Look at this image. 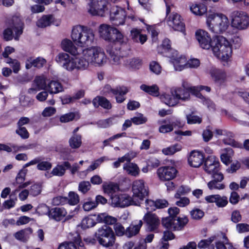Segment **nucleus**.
Wrapping results in <instances>:
<instances>
[{
  "label": "nucleus",
  "instance_id": "38",
  "mask_svg": "<svg viewBox=\"0 0 249 249\" xmlns=\"http://www.w3.org/2000/svg\"><path fill=\"white\" fill-rule=\"evenodd\" d=\"M47 90L51 94H56L63 91V87L58 81H52L48 84Z\"/></svg>",
  "mask_w": 249,
  "mask_h": 249
},
{
  "label": "nucleus",
  "instance_id": "34",
  "mask_svg": "<svg viewBox=\"0 0 249 249\" xmlns=\"http://www.w3.org/2000/svg\"><path fill=\"white\" fill-rule=\"evenodd\" d=\"M188 90L193 94L201 99L204 98L205 97H203V96L200 93V91L204 90L207 92H210L211 89L210 87L200 85L197 86L191 87L188 89Z\"/></svg>",
  "mask_w": 249,
  "mask_h": 249
},
{
  "label": "nucleus",
  "instance_id": "59",
  "mask_svg": "<svg viewBox=\"0 0 249 249\" xmlns=\"http://www.w3.org/2000/svg\"><path fill=\"white\" fill-rule=\"evenodd\" d=\"M190 192L191 189L188 186L182 185L178 188L175 197L177 198H179L181 195H185Z\"/></svg>",
  "mask_w": 249,
  "mask_h": 249
},
{
  "label": "nucleus",
  "instance_id": "8",
  "mask_svg": "<svg viewBox=\"0 0 249 249\" xmlns=\"http://www.w3.org/2000/svg\"><path fill=\"white\" fill-rule=\"evenodd\" d=\"M126 15H127L128 18H130L132 20H137L133 11L130 14H126L123 9L117 6L111 8L110 11L109 19L114 26L122 25L124 23Z\"/></svg>",
  "mask_w": 249,
  "mask_h": 249
},
{
  "label": "nucleus",
  "instance_id": "7",
  "mask_svg": "<svg viewBox=\"0 0 249 249\" xmlns=\"http://www.w3.org/2000/svg\"><path fill=\"white\" fill-rule=\"evenodd\" d=\"M162 102L169 106H174L179 101H188L190 99L189 92L181 88H172L170 92L165 93L160 96Z\"/></svg>",
  "mask_w": 249,
  "mask_h": 249
},
{
  "label": "nucleus",
  "instance_id": "47",
  "mask_svg": "<svg viewBox=\"0 0 249 249\" xmlns=\"http://www.w3.org/2000/svg\"><path fill=\"white\" fill-rule=\"evenodd\" d=\"M233 154V152L231 148L225 149L220 156L222 162L226 165L229 164Z\"/></svg>",
  "mask_w": 249,
  "mask_h": 249
},
{
  "label": "nucleus",
  "instance_id": "29",
  "mask_svg": "<svg viewBox=\"0 0 249 249\" xmlns=\"http://www.w3.org/2000/svg\"><path fill=\"white\" fill-rule=\"evenodd\" d=\"M46 63V60L41 57H38L36 59L32 57L28 58L25 63V67L26 69H30L32 67L38 68H41Z\"/></svg>",
  "mask_w": 249,
  "mask_h": 249
},
{
  "label": "nucleus",
  "instance_id": "62",
  "mask_svg": "<svg viewBox=\"0 0 249 249\" xmlns=\"http://www.w3.org/2000/svg\"><path fill=\"white\" fill-rule=\"evenodd\" d=\"M64 165L66 168L70 169L71 173L72 175L79 172L78 170L80 169V166L77 163H74L71 166L70 163L68 161H65L64 162Z\"/></svg>",
  "mask_w": 249,
  "mask_h": 249
},
{
  "label": "nucleus",
  "instance_id": "46",
  "mask_svg": "<svg viewBox=\"0 0 249 249\" xmlns=\"http://www.w3.org/2000/svg\"><path fill=\"white\" fill-rule=\"evenodd\" d=\"M182 146L180 144H175L171 146L162 149V152L165 155H172L175 153L180 151L182 149Z\"/></svg>",
  "mask_w": 249,
  "mask_h": 249
},
{
  "label": "nucleus",
  "instance_id": "10",
  "mask_svg": "<svg viewBox=\"0 0 249 249\" xmlns=\"http://www.w3.org/2000/svg\"><path fill=\"white\" fill-rule=\"evenodd\" d=\"M204 171L212 175L218 176V180H223V175L220 172V162L218 159L213 155L208 156L204 161Z\"/></svg>",
  "mask_w": 249,
  "mask_h": 249
},
{
  "label": "nucleus",
  "instance_id": "41",
  "mask_svg": "<svg viewBox=\"0 0 249 249\" xmlns=\"http://www.w3.org/2000/svg\"><path fill=\"white\" fill-rule=\"evenodd\" d=\"M32 233V230L31 228L25 229L17 232L15 234V238L22 242H25L29 238L30 235Z\"/></svg>",
  "mask_w": 249,
  "mask_h": 249
},
{
  "label": "nucleus",
  "instance_id": "57",
  "mask_svg": "<svg viewBox=\"0 0 249 249\" xmlns=\"http://www.w3.org/2000/svg\"><path fill=\"white\" fill-rule=\"evenodd\" d=\"M90 187L91 185L89 181H83L80 182L79 184L78 190L82 193L85 194L90 190Z\"/></svg>",
  "mask_w": 249,
  "mask_h": 249
},
{
  "label": "nucleus",
  "instance_id": "64",
  "mask_svg": "<svg viewBox=\"0 0 249 249\" xmlns=\"http://www.w3.org/2000/svg\"><path fill=\"white\" fill-rule=\"evenodd\" d=\"M232 45L235 49H239L242 45L243 40L242 37L239 36H234L232 38Z\"/></svg>",
  "mask_w": 249,
  "mask_h": 249
},
{
  "label": "nucleus",
  "instance_id": "1",
  "mask_svg": "<svg viewBox=\"0 0 249 249\" xmlns=\"http://www.w3.org/2000/svg\"><path fill=\"white\" fill-rule=\"evenodd\" d=\"M55 61L66 71L72 72L86 70L89 65L102 66L106 63L107 57L103 49L95 46L82 49L78 56L71 57L66 53H59Z\"/></svg>",
  "mask_w": 249,
  "mask_h": 249
},
{
  "label": "nucleus",
  "instance_id": "45",
  "mask_svg": "<svg viewBox=\"0 0 249 249\" xmlns=\"http://www.w3.org/2000/svg\"><path fill=\"white\" fill-rule=\"evenodd\" d=\"M99 243L105 247H109L113 246L115 242V236L114 233L109 236L104 237L98 240Z\"/></svg>",
  "mask_w": 249,
  "mask_h": 249
},
{
  "label": "nucleus",
  "instance_id": "53",
  "mask_svg": "<svg viewBox=\"0 0 249 249\" xmlns=\"http://www.w3.org/2000/svg\"><path fill=\"white\" fill-rule=\"evenodd\" d=\"M115 123V118L110 117L105 120H100L98 122L97 124L101 128H107L112 125Z\"/></svg>",
  "mask_w": 249,
  "mask_h": 249
},
{
  "label": "nucleus",
  "instance_id": "48",
  "mask_svg": "<svg viewBox=\"0 0 249 249\" xmlns=\"http://www.w3.org/2000/svg\"><path fill=\"white\" fill-rule=\"evenodd\" d=\"M140 89L145 92L152 95L157 96L159 94V88L156 85L149 86L142 84L141 86Z\"/></svg>",
  "mask_w": 249,
  "mask_h": 249
},
{
  "label": "nucleus",
  "instance_id": "60",
  "mask_svg": "<svg viewBox=\"0 0 249 249\" xmlns=\"http://www.w3.org/2000/svg\"><path fill=\"white\" fill-rule=\"evenodd\" d=\"M228 203V198L225 196H221L217 195L215 204L218 207H224Z\"/></svg>",
  "mask_w": 249,
  "mask_h": 249
},
{
  "label": "nucleus",
  "instance_id": "26",
  "mask_svg": "<svg viewBox=\"0 0 249 249\" xmlns=\"http://www.w3.org/2000/svg\"><path fill=\"white\" fill-rule=\"evenodd\" d=\"M192 13L196 16H202L207 13V6L200 2H191L189 5Z\"/></svg>",
  "mask_w": 249,
  "mask_h": 249
},
{
  "label": "nucleus",
  "instance_id": "63",
  "mask_svg": "<svg viewBox=\"0 0 249 249\" xmlns=\"http://www.w3.org/2000/svg\"><path fill=\"white\" fill-rule=\"evenodd\" d=\"M150 71L156 74H159L161 71V67L156 61H152L149 65Z\"/></svg>",
  "mask_w": 249,
  "mask_h": 249
},
{
  "label": "nucleus",
  "instance_id": "44",
  "mask_svg": "<svg viewBox=\"0 0 249 249\" xmlns=\"http://www.w3.org/2000/svg\"><path fill=\"white\" fill-rule=\"evenodd\" d=\"M142 64V61L139 58H125L124 65L132 69H139Z\"/></svg>",
  "mask_w": 249,
  "mask_h": 249
},
{
  "label": "nucleus",
  "instance_id": "11",
  "mask_svg": "<svg viewBox=\"0 0 249 249\" xmlns=\"http://www.w3.org/2000/svg\"><path fill=\"white\" fill-rule=\"evenodd\" d=\"M231 25L238 30H243L249 26V16L243 11H236L231 15Z\"/></svg>",
  "mask_w": 249,
  "mask_h": 249
},
{
  "label": "nucleus",
  "instance_id": "58",
  "mask_svg": "<svg viewBox=\"0 0 249 249\" xmlns=\"http://www.w3.org/2000/svg\"><path fill=\"white\" fill-rule=\"evenodd\" d=\"M113 229L117 236H122L125 235L126 229L120 223H117L114 224Z\"/></svg>",
  "mask_w": 249,
  "mask_h": 249
},
{
  "label": "nucleus",
  "instance_id": "14",
  "mask_svg": "<svg viewBox=\"0 0 249 249\" xmlns=\"http://www.w3.org/2000/svg\"><path fill=\"white\" fill-rule=\"evenodd\" d=\"M171 8L167 13L166 9V18L165 20L167 25L175 31L182 32L185 28V25L181 16L176 12L171 13Z\"/></svg>",
  "mask_w": 249,
  "mask_h": 249
},
{
  "label": "nucleus",
  "instance_id": "40",
  "mask_svg": "<svg viewBox=\"0 0 249 249\" xmlns=\"http://www.w3.org/2000/svg\"><path fill=\"white\" fill-rule=\"evenodd\" d=\"M102 187L105 193L111 194V196L116 194V193L120 189L119 185L113 182L104 183Z\"/></svg>",
  "mask_w": 249,
  "mask_h": 249
},
{
  "label": "nucleus",
  "instance_id": "37",
  "mask_svg": "<svg viewBox=\"0 0 249 249\" xmlns=\"http://www.w3.org/2000/svg\"><path fill=\"white\" fill-rule=\"evenodd\" d=\"M114 233L112 229L107 225H104L99 228L95 233L97 240L106 237Z\"/></svg>",
  "mask_w": 249,
  "mask_h": 249
},
{
  "label": "nucleus",
  "instance_id": "56",
  "mask_svg": "<svg viewBox=\"0 0 249 249\" xmlns=\"http://www.w3.org/2000/svg\"><path fill=\"white\" fill-rule=\"evenodd\" d=\"M108 159L105 157H102L94 160L92 162L90 165L88 167V170L91 171L97 169L105 160Z\"/></svg>",
  "mask_w": 249,
  "mask_h": 249
},
{
  "label": "nucleus",
  "instance_id": "18",
  "mask_svg": "<svg viewBox=\"0 0 249 249\" xmlns=\"http://www.w3.org/2000/svg\"><path fill=\"white\" fill-rule=\"evenodd\" d=\"M159 123L160 124L159 131L161 133L171 132L174 128L180 127L183 126L179 120L174 119L173 118L159 121Z\"/></svg>",
  "mask_w": 249,
  "mask_h": 249
},
{
  "label": "nucleus",
  "instance_id": "28",
  "mask_svg": "<svg viewBox=\"0 0 249 249\" xmlns=\"http://www.w3.org/2000/svg\"><path fill=\"white\" fill-rule=\"evenodd\" d=\"M107 52L110 56V62L112 65H119L122 62H124L123 64H124V60H125V58H124L121 55L120 50H115L113 49L111 50L107 49Z\"/></svg>",
  "mask_w": 249,
  "mask_h": 249
},
{
  "label": "nucleus",
  "instance_id": "19",
  "mask_svg": "<svg viewBox=\"0 0 249 249\" xmlns=\"http://www.w3.org/2000/svg\"><path fill=\"white\" fill-rule=\"evenodd\" d=\"M177 170L173 166H165L159 168L157 171L159 178L161 180H170L177 175Z\"/></svg>",
  "mask_w": 249,
  "mask_h": 249
},
{
  "label": "nucleus",
  "instance_id": "21",
  "mask_svg": "<svg viewBox=\"0 0 249 249\" xmlns=\"http://www.w3.org/2000/svg\"><path fill=\"white\" fill-rule=\"evenodd\" d=\"M168 56L171 57V61L176 71H181L187 69V59L185 56L178 55L177 51H174L173 55Z\"/></svg>",
  "mask_w": 249,
  "mask_h": 249
},
{
  "label": "nucleus",
  "instance_id": "52",
  "mask_svg": "<svg viewBox=\"0 0 249 249\" xmlns=\"http://www.w3.org/2000/svg\"><path fill=\"white\" fill-rule=\"evenodd\" d=\"M5 62L13 69L14 73H18L20 70V63L17 59L8 58Z\"/></svg>",
  "mask_w": 249,
  "mask_h": 249
},
{
  "label": "nucleus",
  "instance_id": "3",
  "mask_svg": "<svg viewBox=\"0 0 249 249\" xmlns=\"http://www.w3.org/2000/svg\"><path fill=\"white\" fill-rule=\"evenodd\" d=\"M206 26L208 30L215 34H222L228 28V17L221 13L209 12L206 15Z\"/></svg>",
  "mask_w": 249,
  "mask_h": 249
},
{
  "label": "nucleus",
  "instance_id": "61",
  "mask_svg": "<svg viewBox=\"0 0 249 249\" xmlns=\"http://www.w3.org/2000/svg\"><path fill=\"white\" fill-rule=\"evenodd\" d=\"M68 203L67 197L57 196L52 200V204L54 206L63 205Z\"/></svg>",
  "mask_w": 249,
  "mask_h": 249
},
{
  "label": "nucleus",
  "instance_id": "55",
  "mask_svg": "<svg viewBox=\"0 0 249 249\" xmlns=\"http://www.w3.org/2000/svg\"><path fill=\"white\" fill-rule=\"evenodd\" d=\"M187 123L188 124H199L202 122L201 117L191 113L186 115Z\"/></svg>",
  "mask_w": 249,
  "mask_h": 249
},
{
  "label": "nucleus",
  "instance_id": "4",
  "mask_svg": "<svg viewBox=\"0 0 249 249\" xmlns=\"http://www.w3.org/2000/svg\"><path fill=\"white\" fill-rule=\"evenodd\" d=\"M212 51L217 58L227 61L231 57L232 53V46L230 42L223 36L213 37Z\"/></svg>",
  "mask_w": 249,
  "mask_h": 249
},
{
  "label": "nucleus",
  "instance_id": "31",
  "mask_svg": "<svg viewBox=\"0 0 249 249\" xmlns=\"http://www.w3.org/2000/svg\"><path fill=\"white\" fill-rule=\"evenodd\" d=\"M98 214H94L85 217L81 221L83 229H87L93 227L98 222Z\"/></svg>",
  "mask_w": 249,
  "mask_h": 249
},
{
  "label": "nucleus",
  "instance_id": "6",
  "mask_svg": "<svg viewBox=\"0 0 249 249\" xmlns=\"http://www.w3.org/2000/svg\"><path fill=\"white\" fill-rule=\"evenodd\" d=\"M98 33L104 40L123 45L126 43L124 36L116 28L107 24H102L98 28Z\"/></svg>",
  "mask_w": 249,
  "mask_h": 249
},
{
  "label": "nucleus",
  "instance_id": "43",
  "mask_svg": "<svg viewBox=\"0 0 249 249\" xmlns=\"http://www.w3.org/2000/svg\"><path fill=\"white\" fill-rule=\"evenodd\" d=\"M80 118V115L78 112H71L60 116L59 120L61 123H68Z\"/></svg>",
  "mask_w": 249,
  "mask_h": 249
},
{
  "label": "nucleus",
  "instance_id": "49",
  "mask_svg": "<svg viewBox=\"0 0 249 249\" xmlns=\"http://www.w3.org/2000/svg\"><path fill=\"white\" fill-rule=\"evenodd\" d=\"M69 144L73 149L78 148L82 144L81 135H73L69 140Z\"/></svg>",
  "mask_w": 249,
  "mask_h": 249
},
{
  "label": "nucleus",
  "instance_id": "16",
  "mask_svg": "<svg viewBox=\"0 0 249 249\" xmlns=\"http://www.w3.org/2000/svg\"><path fill=\"white\" fill-rule=\"evenodd\" d=\"M196 38L198 42L199 46L203 49H212L213 38L212 39L210 35L205 30H197L195 33Z\"/></svg>",
  "mask_w": 249,
  "mask_h": 249
},
{
  "label": "nucleus",
  "instance_id": "35",
  "mask_svg": "<svg viewBox=\"0 0 249 249\" xmlns=\"http://www.w3.org/2000/svg\"><path fill=\"white\" fill-rule=\"evenodd\" d=\"M54 20L52 15H44L37 21L36 25L39 28H45L51 25Z\"/></svg>",
  "mask_w": 249,
  "mask_h": 249
},
{
  "label": "nucleus",
  "instance_id": "20",
  "mask_svg": "<svg viewBox=\"0 0 249 249\" xmlns=\"http://www.w3.org/2000/svg\"><path fill=\"white\" fill-rule=\"evenodd\" d=\"M26 173V169H22L17 175L16 178V181L13 184V185L16 187L15 190L13 192L14 194H17V193L20 191L21 189L27 187L28 186L32 184V182L30 181L24 182Z\"/></svg>",
  "mask_w": 249,
  "mask_h": 249
},
{
  "label": "nucleus",
  "instance_id": "12",
  "mask_svg": "<svg viewBox=\"0 0 249 249\" xmlns=\"http://www.w3.org/2000/svg\"><path fill=\"white\" fill-rule=\"evenodd\" d=\"M11 27L15 32L14 38L16 40L18 39V37L23 32V24L20 18L17 17H13L11 23ZM13 32L11 28H7L3 32L4 38L6 40H10L13 37Z\"/></svg>",
  "mask_w": 249,
  "mask_h": 249
},
{
  "label": "nucleus",
  "instance_id": "39",
  "mask_svg": "<svg viewBox=\"0 0 249 249\" xmlns=\"http://www.w3.org/2000/svg\"><path fill=\"white\" fill-rule=\"evenodd\" d=\"M213 179L209 181L208 184V187L210 190H223L225 188V185L221 182L223 180H218V176L216 175L212 176Z\"/></svg>",
  "mask_w": 249,
  "mask_h": 249
},
{
  "label": "nucleus",
  "instance_id": "23",
  "mask_svg": "<svg viewBox=\"0 0 249 249\" xmlns=\"http://www.w3.org/2000/svg\"><path fill=\"white\" fill-rule=\"evenodd\" d=\"M209 73L215 83L219 86L223 85L227 81V74L222 70L212 68Z\"/></svg>",
  "mask_w": 249,
  "mask_h": 249
},
{
  "label": "nucleus",
  "instance_id": "51",
  "mask_svg": "<svg viewBox=\"0 0 249 249\" xmlns=\"http://www.w3.org/2000/svg\"><path fill=\"white\" fill-rule=\"evenodd\" d=\"M66 168L64 163L62 165L58 164L53 169L51 174L53 176L62 177L66 172Z\"/></svg>",
  "mask_w": 249,
  "mask_h": 249
},
{
  "label": "nucleus",
  "instance_id": "17",
  "mask_svg": "<svg viewBox=\"0 0 249 249\" xmlns=\"http://www.w3.org/2000/svg\"><path fill=\"white\" fill-rule=\"evenodd\" d=\"M73 215L68 214L67 210L63 207H55L51 209L49 218L56 221L65 222L71 219Z\"/></svg>",
  "mask_w": 249,
  "mask_h": 249
},
{
  "label": "nucleus",
  "instance_id": "32",
  "mask_svg": "<svg viewBox=\"0 0 249 249\" xmlns=\"http://www.w3.org/2000/svg\"><path fill=\"white\" fill-rule=\"evenodd\" d=\"M92 104L95 107L101 106L104 108L109 109L112 107L110 102L106 98L102 96H97L94 98L92 101Z\"/></svg>",
  "mask_w": 249,
  "mask_h": 249
},
{
  "label": "nucleus",
  "instance_id": "42",
  "mask_svg": "<svg viewBox=\"0 0 249 249\" xmlns=\"http://www.w3.org/2000/svg\"><path fill=\"white\" fill-rule=\"evenodd\" d=\"M98 222H103L108 225L116 224L117 219L116 218L108 215L106 213H100L98 214Z\"/></svg>",
  "mask_w": 249,
  "mask_h": 249
},
{
  "label": "nucleus",
  "instance_id": "5",
  "mask_svg": "<svg viewBox=\"0 0 249 249\" xmlns=\"http://www.w3.org/2000/svg\"><path fill=\"white\" fill-rule=\"evenodd\" d=\"M169 217L162 219V224L164 227L175 231L181 230L188 222V218L183 216L176 218L179 213V209L176 207L168 209Z\"/></svg>",
  "mask_w": 249,
  "mask_h": 249
},
{
  "label": "nucleus",
  "instance_id": "24",
  "mask_svg": "<svg viewBox=\"0 0 249 249\" xmlns=\"http://www.w3.org/2000/svg\"><path fill=\"white\" fill-rule=\"evenodd\" d=\"M204 156L203 153L199 151H192L188 157V163L192 167L197 168L204 162Z\"/></svg>",
  "mask_w": 249,
  "mask_h": 249
},
{
  "label": "nucleus",
  "instance_id": "54",
  "mask_svg": "<svg viewBox=\"0 0 249 249\" xmlns=\"http://www.w3.org/2000/svg\"><path fill=\"white\" fill-rule=\"evenodd\" d=\"M68 203L71 205H75L79 202V197L78 195L74 192H70L69 193Z\"/></svg>",
  "mask_w": 249,
  "mask_h": 249
},
{
  "label": "nucleus",
  "instance_id": "30",
  "mask_svg": "<svg viewBox=\"0 0 249 249\" xmlns=\"http://www.w3.org/2000/svg\"><path fill=\"white\" fill-rule=\"evenodd\" d=\"M142 30L133 28L130 31L131 39L136 42H140L143 44L147 40V36L142 34Z\"/></svg>",
  "mask_w": 249,
  "mask_h": 249
},
{
  "label": "nucleus",
  "instance_id": "15",
  "mask_svg": "<svg viewBox=\"0 0 249 249\" xmlns=\"http://www.w3.org/2000/svg\"><path fill=\"white\" fill-rule=\"evenodd\" d=\"M106 0H90L88 3V12L93 16L103 17L108 9Z\"/></svg>",
  "mask_w": 249,
  "mask_h": 249
},
{
  "label": "nucleus",
  "instance_id": "27",
  "mask_svg": "<svg viewBox=\"0 0 249 249\" xmlns=\"http://www.w3.org/2000/svg\"><path fill=\"white\" fill-rule=\"evenodd\" d=\"M143 222L142 220H135L126 228L125 235L128 237H131L137 235L140 230Z\"/></svg>",
  "mask_w": 249,
  "mask_h": 249
},
{
  "label": "nucleus",
  "instance_id": "22",
  "mask_svg": "<svg viewBox=\"0 0 249 249\" xmlns=\"http://www.w3.org/2000/svg\"><path fill=\"white\" fill-rule=\"evenodd\" d=\"M47 78L44 75L36 76L34 80L32 87L28 89V92L31 94L36 93L42 89L47 90Z\"/></svg>",
  "mask_w": 249,
  "mask_h": 249
},
{
  "label": "nucleus",
  "instance_id": "25",
  "mask_svg": "<svg viewBox=\"0 0 249 249\" xmlns=\"http://www.w3.org/2000/svg\"><path fill=\"white\" fill-rule=\"evenodd\" d=\"M143 219L146 222L148 229L151 231L156 230L160 224V219L154 213H147L144 215Z\"/></svg>",
  "mask_w": 249,
  "mask_h": 249
},
{
  "label": "nucleus",
  "instance_id": "36",
  "mask_svg": "<svg viewBox=\"0 0 249 249\" xmlns=\"http://www.w3.org/2000/svg\"><path fill=\"white\" fill-rule=\"evenodd\" d=\"M128 92V89L125 87H120L115 89L113 90L112 94L115 96L116 100L117 103H121L125 100L124 95Z\"/></svg>",
  "mask_w": 249,
  "mask_h": 249
},
{
  "label": "nucleus",
  "instance_id": "9",
  "mask_svg": "<svg viewBox=\"0 0 249 249\" xmlns=\"http://www.w3.org/2000/svg\"><path fill=\"white\" fill-rule=\"evenodd\" d=\"M110 205L113 207L124 208L130 205L138 206L139 202L128 194L117 193L111 196Z\"/></svg>",
  "mask_w": 249,
  "mask_h": 249
},
{
  "label": "nucleus",
  "instance_id": "2",
  "mask_svg": "<svg viewBox=\"0 0 249 249\" xmlns=\"http://www.w3.org/2000/svg\"><path fill=\"white\" fill-rule=\"evenodd\" d=\"M71 38L62 41L61 46L63 50L73 56L81 54L82 50L76 47L74 44L81 47L91 45L94 41L95 34L93 30L87 26L76 25L73 27L71 33Z\"/></svg>",
  "mask_w": 249,
  "mask_h": 249
},
{
  "label": "nucleus",
  "instance_id": "50",
  "mask_svg": "<svg viewBox=\"0 0 249 249\" xmlns=\"http://www.w3.org/2000/svg\"><path fill=\"white\" fill-rule=\"evenodd\" d=\"M82 207L85 211L89 212L97 207V203L89 198L84 201Z\"/></svg>",
  "mask_w": 249,
  "mask_h": 249
},
{
  "label": "nucleus",
  "instance_id": "13",
  "mask_svg": "<svg viewBox=\"0 0 249 249\" xmlns=\"http://www.w3.org/2000/svg\"><path fill=\"white\" fill-rule=\"evenodd\" d=\"M132 192L133 195L131 197L134 200L138 201V206H140L141 202L148 195V187L142 179L136 180L133 182Z\"/></svg>",
  "mask_w": 249,
  "mask_h": 249
},
{
  "label": "nucleus",
  "instance_id": "33",
  "mask_svg": "<svg viewBox=\"0 0 249 249\" xmlns=\"http://www.w3.org/2000/svg\"><path fill=\"white\" fill-rule=\"evenodd\" d=\"M124 170L129 175L136 177L139 175L140 169L138 165L133 162H127L123 165Z\"/></svg>",
  "mask_w": 249,
  "mask_h": 249
}]
</instances>
